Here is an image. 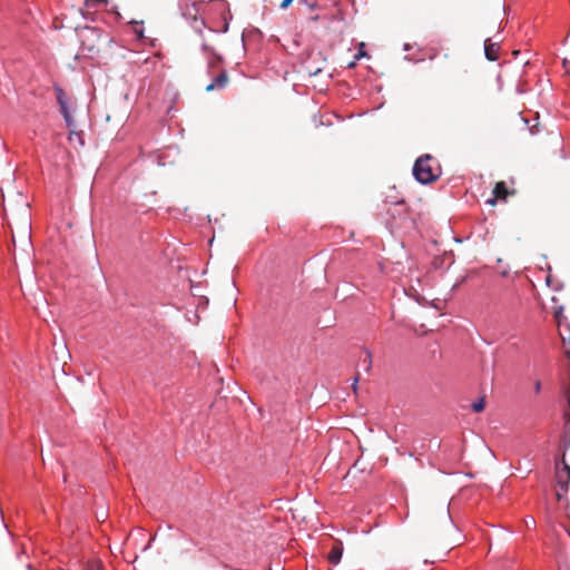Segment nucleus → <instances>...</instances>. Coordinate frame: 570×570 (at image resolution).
Instances as JSON below:
<instances>
[{"label":"nucleus","instance_id":"1","mask_svg":"<svg viewBox=\"0 0 570 570\" xmlns=\"http://www.w3.org/2000/svg\"><path fill=\"white\" fill-rule=\"evenodd\" d=\"M3 210L10 219L13 245L24 243V254L29 257L33 246L31 242V212L28 200L21 193H16L7 203L3 202Z\"/></svg>","mask_w":570,"mask_h":570},{"label":"nucleus","instance_id":"2","mask_svg":"<svg viewBox=\"0 0 570 570\" xmlns=\"http://www.w3.org/2000/svg\"><path fill=\"white\" fill-rule=\"evenodd\" d=\"M195 13H197L196 9ZM183 16L197 33H202L204 28L213 33H226L232 20L226 0H212L206 7L205 17H197V14H191L190 11L183 13Z\"/></svg>","mask_w":570,"mask_h":570},{"label":"nucleus","instance_id":"3","mask_svg":"<svg viewBox=\"0 0 570 570\" xmlns=\"http://www.w3.org/2000/svg\"><path fill=\"white\" fill-rule=\"evenodd\" d=\"M53 89L56 92L57 104L59 106V110L61 116L66 122V126L69 129L68 139L71 144H78L79 146L83 145L82 132L77 130L76 120L72 116L71 104L63 89L58 85H53Z\"/></svg>","mask_w":570,"mask_h":570},{"label":"nucleus","instance_id":"4","mask_svg":"<svg viewBox=\"0 0 570 570\" xmlns=\"http://www.w3.org/2000/svg\"><path fill=\"white\" fill-rule=\"evenodd\" d=\"M432 156L423 155L419 157L413 166V176L415 180L422 185H428L435 181L441 176L440 167H433L431 161Z\"/></svg>","mask_w":570,"mask_h":570},{"label":"nucleus","instance_id":"5","mask_svg":"<svg viewBox=\"0 0 570 570\" xmlns=\"http://www.w3.org/2000/svg\"><path fill=\"white\" fill-rule=\"evenodd\" d=\"M110 0H85L83 9L80 10L83 19L95 21L97 14L101 11L111 12L116 20L121 19V14L118 11L117 6H112L109 9Z\"/></svg>","mask_w":570,"mask_h":570},{"label":"nucleus","instance_id":"6","mask_svg":"<svg viewBox=\"0 0 570 570\" xmlns=\"http://www.w3.org/2000/svg\"><path fill=\"white\" fill-rule=\"evenodd\" d=\"M313 20H321L323 24H326V28L330 33L334 36H342L344 32L345 21L342 17L338 16V11L331 16H315L312 18Z\"/></svg>","mask_w":570,"mask_h":570},{"label":"nucleus","instance_id":"7","mask_svg":"<svg viewBox=\"0 0 570 570\" xmlns=\"http://www.w3.org/2000/svg\"><path fill=\"white\" fill-rule=\"evenodd\" d=\"M556 478L560 489L567 492L570 482V465L564 460L556 463Z\"/></svg>","mask_w":570,"mask_h":570},{"label":"nucleus","instance_id":"8","mask_svg":"<svg viewBox=\"0 0 570 570\" xmlns=\"http://www.w3.org/2000/svg\"><path fill=\"white\" fill-rule=\"evenodd\" d=\"M371 367H372V353L368 350H364L358 360L357 375L353 379L352 386H353L354 391H356L357 382L360 380V372L363 371L365 373H368L371 371Z\"/></svg>","mask_w":570,"mask_h":570},{"label":"nucleus","instance_id":"9","mask_svg":"<svg viewBox=\"0 0 570 570\" xmlns=\"http://www.w3.org/2000/svg\"><path fill=\"white\" fill-rule=\"evenodd\" d=\"M484 56L489 61H497L499 59L500 45L491 42V38L484 41Z\"/></svg>","mask_w":570,"mask_h":570},{"label":"nucleus","instance_id":"10","mask_svg":"<svg viewBox=\"0 0 570 570\" xmlns=\"http://www.w3.org/2000/svg\"><path fill=\"white\" fill-rule=\"evenodd\" d=\"M228 81V77L226 75V72H222L219 73L213 82H210L207 87H206V91H212L214 90L215 88H224L226 86Z\"/></svg>","mask_w":570,"mask_h":570},{"label":"nucleus","instance_id":"11","mask_svg":"<svg viewBox=\"0 0 570 570\" xmlns=\"http://www.w3.org/2000/svg\"><path fill=\"white\" fill-rule=\"evenodd\" d=\"M364 57H367V52H366V50H365V43H364V42H360V43H358V50H357V52L355 53V56H354L353 60H351V61H348V62H347L346 67H347V68H350V69H351V68H354V67L356 66V62H357L360 59L364 58Z\"/></svg>","mask_w":570,"mask_h":570},{"label":"nucleus","instance_id":"12","mask_svg":"<svg viewBox=\"0 0 570 570\" xmlns=\"http://www.w3.org/2000/svg\"><path fill=\"white\" fill-rule=\"evenodd\" d=\"M342 554H343V549L342 547L340 546H334L332 548V550L330 551L328 553V561L332 563V564H337L341 559H342Z\"/></svg>","mask_w":570,"mask_h":570},{"label":"nucleus","instance_id":"13","mask_svg":"<svg viewBox=\"0 0 570 570\" xmlns=\"http://www.w3.org/2000/svg\"><path fill=\"white\" fill-rule=\"evenodd\" d=\"M131 26L134 36H145V27L142 20H130L128 22Z\"/></svg>","mask_w":570,"mask_h":570},{"label":"nucleus","instance_id":"14","mask_svg":"<svg viewBox=\"0 0 570 570\" xmlns=\"http://www.w3.org/2000/svg\"><path fill=\"white\" fill-rule=\"evenodd\" d=\"M508 191H507V186H505L504 181H499L495 184V186L493 188V196H495V198L505 197Z\"/></svg>","mask_w":570,"mask_h":570},{"label":"nucleus","instance_id":"15","mask_svg":"<svg viewBox=\"0 0 570 570\" xmlns=\"http://www.w3.org/2000/svg\"><path fill=\"white\" fill-rule=\"evenodd\" d=\"M284 42H282V46L287 50V51H292L293 49L297 48L298 47V41H297V38H293V37H289V38H284Z\"/></svg>","mask_w":570,"mask_h":570},{"label":"nucleus","instance_id":"16","mask_svg":"<svg viewBox=\"0 0 570 570\" xmlns=\"http://www.w3.org/2000/svg\"><path fill=\"white\" fill-rule=\"evenodd\" d=\"M484 406H485V397L484 396L478 399L475 402H473L471 404V409L474 412H482L484 410Z\"/></svg>","mask_w":570,"mask_h":570},{"label":"nucleus","instance_id":"17","mask_svg":"<svg viewBox=\"0 0 570 570\" xmlns=\"http://www.w3.org/2000/svg\"><path fill=\"white\" fill-rule=\"evenodd\" d=\"M554 317H556L558 324L560 325L562 323V321L566 318L564 315H563V306H559L556 309Z\"/></svg>","mask_w":570,"mask_h":570},{"label":"nucleus","instance_id":"18","mask_svg":"<svg viewBox=\"0 0 570 570\" xmlns=\"http://www.w3.org/2000/svg\"><path fill=\"white\" fill-rule=\"evenodd\" d=\"M445 518H446V521H448L449 525H450L453 530L458 531V528L455 527V524L453 523V520H452V518H451V514H450V508H449V505H446V509H445Z\"/></svg>","mask_w":570,"mask_h":570},{"label":"nucleus","instance_id":"19","mask_svg":"<svg viewBox=\"0 0 570 570\" xmlns=\"http://www.w3.org/2000/svg\"><path fill=\"white\" fill-rule=\"evenodd\" d=\"M298 1L304 2L307 7H309L313 10L320 8V4L317 3V1H313V2H308V0H298Z\"/></svg>","mask_w":570,"mask_h":570},{"label":"nucleus","instance_id":"20","mask_svg":"<svg viewBox=\"0 0 570 570\" xmlns=\"http://www.w3.org/2000/svg\"><path fill=\"white\" fill-rule=\"evenodd\" d=\"M525 525H527L528 528H530V527H534V525H535V520H534L532 517H527V518H525Z\"/></svg>","mask_w":570,"mask_h":570},{"label":"nucleus","instance_id":"21","mask_svg":"<svg viewBox=\"0 0 570 570\" xmlns=\"http://www.w3.org/2000/svg\"><path fill=\"white\" fill-rule=\"evenodd\" d=\"M293 1L294 0H282L281 8L282 9H287L293 3Z\"/></svg>","mask_w":570,"mask_h":570},{"label":"nucleus","instance_id":"22","mask_svg":"<svg viewBox=\"0 0 570 570\" xmlns=\"http://www.w3.org/2000/svg\"><path fill=\"white\" fill-rule=\"evenodd\" d=\"M540 391H541V383H540V381H535L534 382V392L540 393Z\"/></svg>","mask_w":570,"mask_h":570},{"label":"nucleus","instance_id":"23","mask_svg":"<svg viewBox=\"0 0 570 570\" xmlns=\"http://www.w3.org/2000/svg\"><path fill=\"white\" fill-rule=\"evenodd\" d=\"M497 199H498V198H495V196H493V198L488 199V200H487V203H488L489 205H494V204H495V202H497Z\"/></svg>","mask_w":570,"mask_h":570},{"label":"nucleus","instance_id":"24","mask_svg":"<svg viewBox=\"0 0 570 570\" xmlns=\"http://www.w3.org/2000/svg\"><path fill=\"white\" fill-rule=\"evenodd\" d=\"M569 65H570V59H569V58H564V59H563V66H564L566 68H568V66H569Z\"/></svg>","mask_w":570,"mask_h":570},{"label":"nucleus","instance_id":"25","mask_svg":"<svg viewBox=\"0 0 570 570\" xmlns=\"http://www.w3.org/2000/svg\"><path fill=\"white\" fill-rule=\"evenodd\" d=\"M18 245H19L21 252L24 254V243H19Z\"/></svg>","mask_w":570,"mask_h":570},{"label":"nucleus","instance_id":"26","mask_svg":"<svg viewBox=\"0 0 570 570\" xmlns=\"http://www.w3.org/2000/svg\"><path fill=\"white\" fill-rule=\"evenodd\" d=\"M567 403H568V407L570 410V392L567 394Z\"/></svg>","mask_w":570,"mask_h":570},{"label":"nucleus","instance_id":"27","mask_svg":"<svg viewBox=\"0 0 570 570\" xmlns=\"http://www.w3.org/2000/svg\"><path fill=\"white\" fill-rule=\"evenodd\" d=\"M256 32H257V36H259V37H263V36H264V35H263V32H262V31H259L258 29H256Z\"/></svg>","mask_w":570,"mask_h":570},{"label":"nucleus","instance_id":"28","mask_svg":"<svg viewBox=\"0 0 570 570\" xmlns=\"http://www.w3.org/2000/svg\"><path fill=\"white\" fill-rule=\"evenodd\" d=\"M403 49L406 51L410 49V46L407 43L404 45Z\"/></svg>","mask_w":570,"mask_h":570},{"label":"nucleus","instance_id":"29","mask_svg":"<svg viewBox=\"0 0 570 570\" xmlns=\"http://www.w3.org/2000/svg\"><path fill=\"white\" fill-rule=\"evenodd\" d=\"M240 36H242V37L247 36L246 30H243V32H242V35H240Z\"/></svg>","mask_w":570,"mask_h":570},{"label":"nucleus","instance_id":"30","mask_svg":"<svg viewBox=\"0 0 570 570\" xmlns=\"http://www.w3.org/2000/svg\"><path fill=\"white\" fill-rule=\"evenodd\" d=\"M240 39H242L243 46H245V37H242Z\"/></svg>","mask_w":570,"mask_h":570},{"label":"nucleus","instance_id":"31","mask_svg":"<svg viewBox=\"0 0 570 570\" xmlns=\"http://www.w3.org/2000/svg\"><path fill=\"white\" fill-rule=\"evenodd\" d=\"M569 343H570V336H569Z\"/></svg>","mask_w":570,"mask_h":570}]
</instances>
